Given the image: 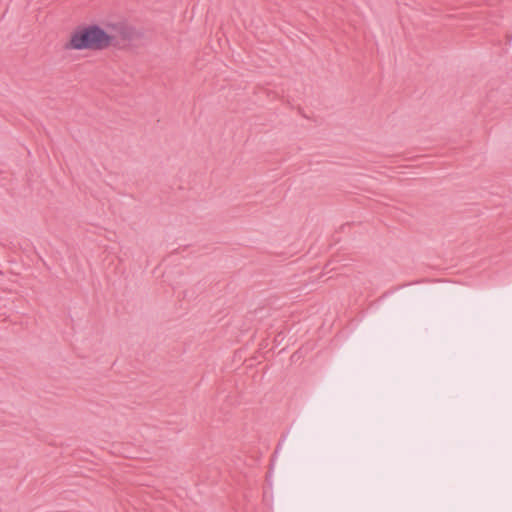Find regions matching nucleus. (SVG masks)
<instances>
[{
    "label": "nucleus",
    "instance_id": "obj_1",
    "mask_svg": "<svg viewBox=\"0 0 512 512\" xmlns=\"http://www.w3.org/2000/svg\"><path fill=\"white\" fill-rule=\"evenodd\" d=\"M128 34L127 25L121 21L82 24L70 33L67 47L78 51H102L125 39Z\"/></svg>",
    "mask_w": 512,
    "mask_h": 512
}]
</instances>
